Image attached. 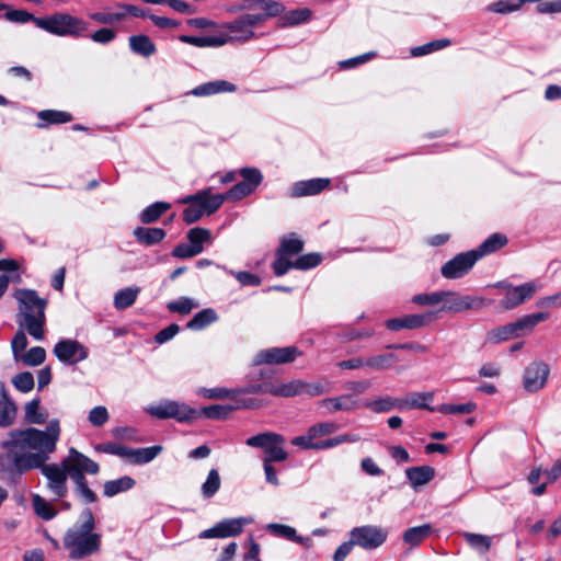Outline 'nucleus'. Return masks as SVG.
<instances>
[{"label": "nucleus", "mask_w": 561, "mask_h": 561, "mask_svg": "<svg viewBox=\"0 0 561 561\" xmlns=\"http://www.w3.org/2000/svg\"><path fill=\"white\" fill-rule=\"evenodd\" d=\"M8 439L1 442V448L7 453H13L14 449L30 448L49 458V455L56 450L60 436L59 421L57 419L50 420L45 431L26 427L24 430H12L8 433Z\"/></svg>", "instance_id": "nucleus-1"}, {"label": "nucleus", "mask_w": 561, "mask_h": 561, "mask_svg": "<svg viewBox=\"0 0 561 561\" xmlns=\"http://www.w3.org/2000/svg\"><path fill=\"white\" fill-rule=\"evenodd\" d=\"M61 466L66 467L68 477L75 482V491L80 495L81 501L85 504L96 502L98 496L95 492L89 488V483L84 474L99 473V463L71 447L68 456L61 460Z\"/></svg>", "instance_id": "nucleus-2"}, {"label": "nucleus", "mask_w": 561, "mask_h": 561, "mask_svg": "<svg viewBox=\"0 0 561 561\" xmlns=\"http://www.w3.org/2000/svg\"><path fill=\"white\" fill-rule=\"evenodd\" d=\"M179 203L186 205L182 211L183 221L192 225L204 216L215 214L221 207L222 198L211 194V188L208 187L183 197Z\"/></svg>", "instance_id": "nucleus-3"}, {"label": "nucleus", "mask_w": 561, "mask_h": 561, "mask_svg": "<svg viewBox=\"0 0 561 561\" xmlns=\"http://www.w3.org/2000/svg\"><path fill=\"white\" fill-rule=\"evenodd\" d=\"M37 27L56 36L80 38L88 36L89 24L69 13H54L38 20Z\"/></svg>", "instance_id": "nucleus-4"}, {"label": "nucleus", "mask_w": 561, "mask_h": 561, "mask_svg": "<svg viewBox=\"0 0 561 561\" xmlns=\"http://www.w3.org/2000/svg\"><path fill=\"white\" fill-rule=\"evenodd\" d=\"M304 245L305 242L295 233L280 238L279 247L275 252V261L272 263V270L276 276H283L293 268L294 261L289 257L301 253Z\"/></svg>", "instance_id": "nucleus-5"}, {"label": "nucleus", "mask_w": 561, "mask_h": 561, "mask_svg": "<svg viewBox=\"0 0 561 561\" xmlns=\"http://www.w3.org/2000/svg\"><path fill=\"white\" fill-rule=\"evenodd\" d=\"M546 318H518L516 321L497 327L488 332L486 340L490 343L499 344L511 339L523 336L531 331L540 321Z\"/></svg>", "instance_id": "nucleus-6"}, {"label": "nucleus", "mask_w": 561, "mask_h": 561, "mask_svg": "<svg viewBox=\"0 0 561 561\" xmlns=\"http://www.w3.org/2000/svg\"><path fill=\"white\" fill-rule=\"evenodd\" d=\"M497 287L502 290L500 306L504 310H511L529 300L540 288L537 282H528L518 286L502 282Z\"/></svg>", "instance_id": "nucleus-7"}, {"label": "nucleus", "mask_w": 561, "mask_h": 561, "mask_svg": "<svg viewBox=\"0 0 561 561\" xmlns=\"http://www.w3.org/2000/svg\"><path fill=\"white\" fill-rule=\"evenodd\" d=\"M484 299L473 296H463L454 291H442L439 311L460 313L465 311H480Z\"/></svg>", "instance_id": "nucleus-8"}, {"label": "nucleus", "mask_w": 561, "mask_h": 561, "mask_svg": "<svg viewBox=\"0 0 561 561\" xmlns=\"http://www.w3.org/2000/svg\"><path fill=\"white\" fill-rule=\"evenodd\" d=\"M211 231L202 227H194L186 233V242L178 244V257L187 259L203 252L204 245L211 244Z\"/></svg>", "instance_id": "nucleus-9"}, {"label": "nucleus", "mask_w": 561, "mask_h": 561, "mask_svg": "<svg viewBox=\"0 0 561 561\" xmlns=\"http://www.w3.org/2000/svg\"><path fill=\"white\" fill-rule=\"evenodd\" d=\"M350 537L354 539L356 546L365 550H374L386 542L388 530L374 525H364L353 528Z\"/></svg>", "instance_id": "nucleus-10"}, {"label": "nucleus", "mask_w": 561, "mask_h": 561, "mask_svg": "<svg viewBox=\"0 0 561 561\" xmlns=\"http://www.w3.org/2000/svg\"><path fill=\"white\" fill-rule=\"evenodd\" d=\"M53 353L59 362L68 365H76L89 356L88 348L79 341L71 339L58 341L53 348Z\"/></svg>", "instance_id": "nucleus-11"}, {"label": "nucleus", "mask_w": 561, "mask_h": 561, "mask_svg": "<svg viewBox=\"0 0 561 561\" xmlns=\"http://www.w3.org/2000/svg\"><path fill=\"white\" fill-rule=\"evenodd\" d=\"M251 520L245 517L225 518L213 527L199 533L201 539L229 538L239 536Z\"/></svg>", "instance_id": "nucleus-12"}, {"label": "nucleus", "mask_w": 561, "mask_h": 561, "mask_svg": "<svg viewBox=\"0 0 561 561\" xmlns=\"http://www.w3.org/2000/svg\"><path fill=\"white\" fill-rule=\"evenodd\" d=\"M477 261L478 257L473 250L462 252L447 261L442 266L440 273L447 279L461 278L471 271Z\"/></svg>", "instance_id": "nucleus-13"}, {"label": "nucleus", "mask_w": 561, "mask_h": 561, "mask_svg": "<svg viewBox=\"0 0 561 561\" xmlns=\"http://www.w3.org/2000/svg\"><path fill=\"white\" fill-rule=\"evenodd\" d=\"M260 26V18L254 14H244L234 21L222 24V27L229 30L232 35L229 36L230 42L245 43L252 39L255 34L253 28Z\"/></svg>", "instance_id": "nucleus-14"}, {"label": "nucleus", "mask_w": 561, "mask_h": 561, "mask_svg": "<svg viewBox=\"0 0 561 561\" xmlns=\"http://www.w3.org/2000/svg\"><path fill=\"white\" fill-rule=\"evenodd\" d=\"M550 368L545 362L530 363L524 370L523 385L526 391L537 392L542 389L548 380Z\"/></svg>", "instance_id": "nucleus-15"}, {"label": "nucleus", "mask_w": 561, "mask_h": 561, "mask_svg": "<svg viewBox=\"0 0 561 561\" xmlns=\"http://www.w3.org/2000/svg\"><path fill=\"white\" fill-rule=\"evenodd\" d=\"M42 474L47 479V488L57 497L62 499L68 493L66 467L49 463L42 468Z\"/></svg>", "instance_id": "nucleus-16"}, {"label": "nucleus", "mask_w": 561, "mask_h": 561, "mask_svg": "<svg viewBox=\"0 0 561 561\" xmlns=\"http://www.w3.org/2000/svg\"><path fill=\"white\" fill-rule=\"evenodd\" d=\"M15 298L20 304L22 316H44L47 300L33 289H18Z\"/></svg>", "instance_id": "nucleus-17"}, {"label": "nucleus", "mask_w": 561, "mask_h": 561, "mask_svg": "<svg viewBox=\"0 0 561 561\" xmlns=\"http://www.w3.org/2000/svg\"><path fill=\"white\" fill-rule=\"evenodd\" d=\"M300 351L296 346L272 347L259 352L255 356V364H286L294 362Z\"/></svg>", "instance_id": "nucleus-18"}, {"label": "nucleus", "mask_w": 561, "mask_h": 561, "mask_svg": "<svg viewBox=\"0 0 561 561\" xmlns=\"http://www.w3.org/2000/svg\"><path fill=\"white\" fill-rule=\"evenodd\" d=\"M80 517L83 519L80 527L78 529L69 528L64 536V546L69 550L92 533L95 527V520L91 508L85 507L81 512Z\"/></svg>", "instance_id": "nucleus-19"}, {"label": "nucleus", "mask_w": 561, "mask_h": 561, "mask_svg": "<svg viewBox=\"0 0 561 561\" xmlns=\"http://www.w3.org/2000/svg\"><path fill=\"white\" fill-rule=\"evenodd\" d=\"M8 457H12L13 466L20 474L25 473L32 469H41L45 467L48 457L38 453H8Z\"/></svg>", "instance_id": "nucleus-20"}, {"label": "nucleus", "mask_w": 561, "mask_h": 561, "mask_svg": "<svg viewBox=\"0 0 561 561\" xmlns=\"http://www.w3.org/2000/svg\"><path fill=\"white\" fill-rule=\"evenodd\" d=\"M101 549V535L98 533H90L85 538L79 541L78 545L72 547L69 552V558L72 560L83 559L93 553L99 552Z\"/></svg>", "instance_id": "nucleus-21"}, {"label": "nucleus", "mask_w": 561, "mask_h": 561, "mask_svg": "<svg viewBox=\"0 0 561 561\" xmlns=\"http://www.w3.org/2000/svg\"><path fill=\"white\" fill-rule=\"evenodd\" d=\"M331 184L329 179H311L296 182L291 187L293 197L317 195L328 188Z\"/></svg>", "instance_id": "nucleus-22"}, {"label": "nucleus", "mask_w": 561, "mask_h": 561, "mask_svg": "<svg viewBox=\"0 0 561 561\" xmlns=\"http://www.w3.org/2000/svg\"><path fill=\"white\" fill-rule=\"evenodd\" d=\"M319 405L324 408L327 413L337 411H354L358 408V401L352 394H343L334 398H325L319 401Z\"/></svg>", "instance_id": "nucleus-23"}, {"label": "nucleus", "mask_w": 561, "mask_h": 561, "mask_svg": "<svg viewBox=\"0 0 561 561\" xmlns=\"http://www.w3.org/2000/svg\"><path fill=\"white\" fill-rule=\"evenodd\" d=\"M16 415V405L10 399L5 386L0 382V426L9 427L13 424Z\"/></svg>", "instance_id": "nucleus-24"}, {"label": "nucleus", "mask_w": 561, "mask_h": 561, "mask_svg": "<svg viewBox=\"0 0 561 561\" xmlns=\"http://www.w3.org/2000/svg\"><path fill=\"white\" fill-rule=\"evenodd\" d=\"M236 90L237 87L229 81L215 80L197 85L187 94H193L195 96H208L222 92H234Z\"/></svg>", "instance_id": "nucleus-25"}, {"label": "nucleus", "mask_w": 561, "mask_h": 561, "mask_svg": "<svg viewBox=\"0 0 561 561\" xmlns=\"http://www.w3.org/2000/svg\"><path fill=\"white\" fill-rule=\"evenodd\" d=\"M434 533V528L431 524H423L420 526L410 527L404 530L402 540L409 545L410 548L420 546L425 539H427Z\"/></svg>", "instance_id": "nucleus-26"}, {"label": "nucleus", "mask_w": 561, "mask_h": 561, "mask_svg": "<svg viewBox=\"0 0 561 561\" xmlns=\"http://www.w3.org/2000/svg\"><path fill=\"white\" fill-rule=\"evenodd\" d=\"M162 451V446L154 445L145 448L127 447L126 458L134 465H144L153 460Z\"/></svg>", "instance_id": "nucleus-27"}, {"label": "nucleus", "mask_w": 561, "mask_h": 561, "mask_svg": "<svg viewBox=\"0 0 561 561\" xmlns=\"http://www.w3.org/2000/svg\"><path fill=\"white\" fill-rule=\"evenodd\" d=\"M434 393L433 392H412L409 393L407 398L401 399V410L411 408V409H422L428 410L431 412L436 411V408H432L427 404V402L433 401Z\"/></svg>", "instance_id": "nucleus-28"}, {"label": "nucleus", "mask_w": 561, "mask_h": 561, "mask_svg": "<svg viewBox=\"0 0 561 561\" xmlns=\"http://www.w3.org/2000/svg\"><path fill=\"white\" fill-rule=\"evenodd\" d=\"M405 474L411 485L416 489L434 479L435 469L431 466L410 467L405 470Z\"/></svg>", "instance_id": "nucleus-29"}, {"label": "nucleus", "mask_w": 561, "mask_h": 561, "mask_svg": "<svg viewBox=\"0 0 561 561\" xmlns=\"http://www.w3.org/2000/svg\"><path fill=\"white\" fill-rule=\"evenodd\" d=\"M431 320L432 318H389L385 325L391 331L413 330L428 325Z\"/></svg>", "instance_id": "nucleus-30"}, {"label": "nucleus", "mask_w": 561, "mask_h": 561, "mask_svg": "<svg viewBox=\"0 0 561 561\" xmlns=\"http://www.w3.org/2000/svg\"><path fill=\"white\" fill-rule=\"evenodd\" d=\"M507 244V238L505 234L495 232L488 237L477 249L473 250L478 260L484 255L496 252Z\"/></svg>", "instance_id": "nucleus-31"}, {"label": "nucleus", "mask_w": 561, "mask_h": 561, "mask_svg": "<svg viewBox=\"0 0 561 561\" xmlns=\"http://www.w3.org/2000/svg\"><path fill=\"white\" fill-rule=\"evenodd\" d=\"M133 234L140 244L150 247L162 241L165 232L161 228L137 227Z\"/></svg>", "instance_id": "nucleus-32"}, {"label": "nucleus", "mask_w": 561, "mask_h": 561, "mask_svg": "<svg viewBox=\"0 0 561 561\" xmlns=\"http://www.w3.org/2000/svg\"><path fill=\"white\" fill-rule=\"evenodd\" d=\"M128 42L131 51L139 56L149 57L156 53V45L147 35H133Z\"/></svg>", "instance_id": "nucleus-33"}, {"label": "nucleus", "mask_w": 561, "mask_h": 561, "mask_svg": "<svg viewBox=\"0 0 561 561\" xmlns=\"http://www.w3.org/2000/svg\"><path fill=\"white\" fill-rule=\"evenodd\" d=\"M135 484L136 481L128 476L121 477L116 480H110L103 485V494L107 497H112L121 492H126L133 489Z\"/></svg>", "instance_id": "nucleus-34"}, {"label": "nucleus", "mask_w": 561, "mask_h": 561, "mask_svg": "<svg viewBox=\"0 0 561 561\" xmlns=\"http://www.w3.org/2000/svg\"><path fill=\"white\" fill-rule=\"evenodd\" d=\"M259 8L264 12L254 14L255 18H260V25H262L267 19L280 15L285 11L283 3L273 0H254Z\"/></svg>", "instance_id": "nucleus-35"}, {"label": "nucleus", "mask_w": 561, "mask_h": 561, "mask_svg": "<svg viewBox=\"0 0 561 561\" xmlns=\"http://www.w3.org/2000/svg\"><path fill=\"white\" fill-rule=\"evenodd\" d=\"M265 528L271 535L275 537L284 538L296 543L304 542V538L299 536L296 529L291 526L277 523H270L266 525Z\"/></svg>", "instance_id": "nucleus-36"}, {"label": "nucleus", "mask_w": 561, "mask_h": 561, "mask_svg": "<svg viewBox=\"0 0 561 561\" xmlns=\"http://www.w3.org/2000/svg\"><path fill=\"white\" fill-rule=\"evenodd\" d=\"M170 203L156 202L146 207L139 215V219L142 224H151L157 221L165 211L171 208Z\"/></svg>", "instance_id": "nucleus-37"}, {"label": "nucleus", "mask_w": 561, "mask_h": 561, "mask_svg": "<svg viewBox=\"0 0 561 561\" xmlns=\"http://www.w3.org/2000/svg\"><path fill=\"white\" fill-rule=\"evenodd\" d=\"M399 360H402V358L398 354L386 353L368 357L365 359V366L376 370H383L390 368L394 363Z\"/></svg>", "instance_id": "nucleus-38"}, {"label": "nucleus", "mask_w": 561, "mask_h": 561, "mask_svg": "<svg viewBox=\"0 0 561 561\" xmlns=\"http://www.w3.org/2000/svg\"><path fill=\"white\" fill-rule=\"evenodd\" d=\"M32 503L35 514L44 520H50L58 514L53 504L38 494L33 495Z\"/></svg>", "instance_id": "nucleus-39"}, {"label": "nucleus", "mask_w": 561, "mask_h": 561, "mask_svg": "<svg viewBox=\"0 0 561 561\" xmlns=\"http://www.w3.org/2000/svg\"><path fill=\"white\" fill-rule=\"evenodd\" d=\"M25 421L31 424H44L47 413L41 411V399L35 398L25 404Z\"/></svg>", "instance_id": "nucleus-40"}, {"label": "nucleus", "mask_w": 561, "mask_h": 561, "mask_svg": "<svg viewBox=\"0 0 561 561\" xmlns=\"http://www.w3.org/2000/svg\"><path fill=\"white\" fill-rule=\"evenodd\" d=\"M45 320L46 318H22L19 325L35 340L41 341L44 339Z\"/></svg>", "instance_id": "nucleus-41"}, {"label": "nucleus", "mask_w": 561, "mask_h": 561, "mask_svg": "<svg viewBox=\"0 0 561 561\" xmlns=\"http://www.w3.org/2000/svg\"><path fill=\"white\" fill-rule=\"evenodd\" d=\"M245 443L248 446L263 448L265 450L270 443H285V438L280 434L265 432L249 437Z\"/></svg>", "instance_id": "nucleus-42"}, {"label": "nucleus", "mask_w": 561, "mask_h": 561, "mask_svg": "<svg viewBox=\"0 0 561 561\" xmlns=\"http://www.w3.org/2000/svg\"><path fill=\"white\" fill-rule=\"evenodd\" d=\"M234 409L229 404H211L203 407L202 414L204 419L221 421L227 420Z\"/></svg>", "instance_id": "nucleus-43"}, {"label": "nucleus", "mask_w": 561, "mask_h": 561, "mask_svg": "<svg viewBox=\"0 0 561 561\" xmlns=\"http://www.w3.org/2000/svg\"><path fill=\"white\" fill-rule=\"evenodd\" d=\"M465 541L479 553H486L492 545L489 536L474 533H463Z\"/></svg>", "instance_id": "nucleus-44"}, {"label": "nucleus", "mask_w": 561, "mask_h": 561, "mask_svg": "<svg viewBox=\"0 0 561 561\" xmlns=\"http://www.w3.org/2000/svg\"><path fill=\"white\" fill-rule=\"evenodd\" d=\"M365 405L375 413L389 412L394 408L401 409L400 398H392L389 396L369 401Z\"/></svg>", "instance_id": "nucleus-45"}, {"label": "nucleus", "mask_w": 561, "mask_h": 561, "mask_svg": "<svg viewBox=\"0 0 561 561\" xmlns=\"http://www.w3.org/2000/svg\"><path fill=\"white\" fill-rule=\"evenodd\" d=\"M37 117L46 124H39V127H45L48 124H64L72 121V115L65 111L44 110L38 112Z\"/></svg>", "instance_id": "nucleus-46"}, {"label": "nucleus", "mask_w": 561, "mask_h": 561, "mask_svg": "<svg viewBox=\"0 0 561 561\" xmlns=\"http://www.w3.org/2000/svg\"><path fill=\"white\" fill-rule=\"evenodd\" d=\"M139 291L140 289L138 287H127L117 291L114 297L116 309L124 310L130 307L135 302Z\"/></svg>", "instance_id": "nucleus-47"}, {"label": "nucleus", "mask_w": 561, "mask_h": 561, "mask_svg": "<svg viewBox=\"0 0 561 561\" xmlns=\"http://www.w3.org/2000/svg\"><path fill=\"white\" fill-rule=\"evenodd\" d=\"M359 440H360V436L358 434H342V435L331 437L328 439L314 442V449L316 450L329 449V448H333V447L344 444V443H357Z\"/></svg>", "instance_id": "nucleus-48"}, {"label": "nucleus", "mask_w": 561, "mask_h": 561, "mask_svg": "<svg viewBox=\"0 0 561 561\" xmlns=\"http://www.w3.org/2000/svg\"><path fill=\"white\" fill-rule=\"evenodd\" d=\"M272 394L275 397L290 398L302 394L301 380L296 379L278 386L273 385Z\"/></svg>", "instance_id": "nucleus-49"}, {"label": "nucleus", "mask_w": 561, "mask_h": 561, "mask_svg": "<svg viewBox=\"0 0 561 561\" xmlns=\"http://www.w3.org/2000/svg\"><path fill=\"white\" fill-rule=\"evenodd\" d=\"M221 480L217 469H210L206 481L202 484V494L205 499L213 497L220 489Z\"/></svg>", "instance_id": "nucleus-50"}, {"label": "nucleus", "mask_w": 561, "mask_h": 561, "mask_svg": "<svg viewBox=\"0 0 561 561\" xmlns=\"http://www.w3.org/2000/svg\"><path fill=\"white\" fill-rule=\"evenodd\" d=\"M477 409L476 402H467L461 404L444 403L436 408V411L443 414H470Z\"/></svg>", "instance_id": "nucleus-51"}, {"label": "nucleus", "mask_w": 561, "mask_h": 561, "mask_svg": "<svg viewBox=\"0 0 561 561\" xmlns=\"http://www.w3.org/2000/svg\"><path fill=\"white\" fill-rule=\"evenodd\" d=\"M252 193L251 187L248 186L243 181L234 184L228 192L225 194H216V196H220L222 198V203L225 201H240L243 197L250 195Z\"/></svg>", "instance_id": "nucleus-52"}, {"label": "nucleus", "mask_w": 561, "mask_h": 561, "mask_svg": "<svg viewBox=\"0 0 561 561\" xmlns=\"http://www.w3.org/2000/svg\"><path fill=\"white\" fill-rule=\"evenodd\" d=\"M12 385L18 391L22 393L32 391L35 385L33 374L31 371H22L16 374L12 378Z\"/></svg>", "instance_id": "nucleus-53"}, {"label": "nucleus", "mask_w": 561, "mask_h": 561, "mask_svg": "<svg viewBox=\"0 0 561 561\" xmlns=\"http://www.w3.org/2000/svg\"><path fill=\"white\" fill-rule=\"evenodd\" d=\"M322 261V255L320 253H308L300 255L297 260L293 262V268L306 271L318 266Z\"/></svg>", "instance_id": "nucleus-54"}, {"label": "nucleus", "mask_w": 561, "mask_h": 561, "mask_svg": "<svg viewBox=\"0 0 561 561\" xmlns=\"http://www.w3.org/2000/svg\"><path fill=\"white\" fill-rule=\"evenodd\" d=\"M284 443H270L265 449V462L285 461L288 458L287 451L282 447Z\"/></svg>", "instance_id": "nucleus-55"}, {"label": "nucleus", "mask_w": 561, "mask_h": 561, "mask_svg": "<svg viewBox=\"0 0 561 561\" xmlns=\"http://www.w3.org/2000/svg\"><path fill=\"white\" fill-rule=\"evenodd\" d=\"M450 44H451V42L447 38L436 39V41L430 42L425 45L414 47L411 50V54L413 56H423V55L430 54L434 50L445 48V47L449 46Z\"/></svg>", "instance_id": "nucleus-56"}, {"label": "nucleus", "mask_w": 561, "mask_h": 561, "mask_svg": "<svg viewBox=\"0 0 561 561\" xmlns=\"http://www.w3.org/2000/svg\"><path fill=\"white\" fill-rule=\"evenodd\" d=\"M46 359V351L42 346L31 347L23 357V363L27 366H38Z\"/></svg>", "instance_id": "nucleus-57"}, {"label": "nucleus", "mask_w": 561, "mask_h": 561, "mask_svg": "<svg viewBox=\"0 0 561 561\" xmlns=\"http://www.w3.org/2000/svg\"><path fill=\"white\" fill-rule=\"evenodd\" d=\"M243 182L251 187L252 192L261 184L263 176L259 169L243 168L240 170Z\"/></svg>", "instance_id": "nucleus-58"}, {"label": "nucleus", "mask_w": 561, "mask_h": 561, "mask_svg": "<svg viewBox=\"0 0 561 561\" xmlns=\"http://www.w3.org/2000/svg\"><path fill=\"white\" fill-rule=\"evenodd\" d=\"M202 417V408L195 409L185 403H178V422H192Z\"/></svg>", "instance_id": "nucleus-59"}, {"label": "nucleus", "mask_w": 561, "mask_h": 561, "mask_svg": "<svg viewBox=\"0 0 561 561\" xmlns=\"http://www.w3.org/2000/svg\"><path fill=\"white\" fill-rule=\"evenodd\" d=\"M522 5L520 0H500L492 3L489 10L495 13L506 14L518 10Z\"/></svg>", "instance_id": "nucleus-60"}, {"label": "nucleus", "mask_w": 561, "mask_h": 561, "mask_svg": "<svg viewBox=\"0 0 561 561\" xmlns=\"http://www.w3.org/2000/svg\"><path fill=\"white\" fill-rule=\"evenodd\" d=\"M310 18L311 11L307 8H302L290 11L283 19L285 25H297L308 21Z\"/></svg>", "instance_id": "nucleus-61"}, {"label": "nucleus", "mask_w": 561, "mask_h": 561, "mask_svg": "<svg viewBox=\"0 0 561 561\" xmlns=\"http://www.w3.org/2000/svg\"><path fill=\"white\" fill-rule=\"evenodd\" d=\"M112 433L117 439H127L136 443L145 442V438L138 436V431L131 426L115 427Z\"/></svg>", "instance_id": "nucleus-62"}, {"label": "nucleus", "mask_w": 561, "mask_h": 561, "mask_svg": "<svg viewBox=\"0 0 561 561\" xmlns=\"http://www.w3.org/2000/svg\"><path fill=\"white\" fill-rule=\"evenodd\" d=\"M5 18L15 23L33 22L37 26V21L42 18H37L32 13L24 10H11L5 13Z\"/></svg>", "instance_id": "nucleus-63"}, {"label": "nucleus", "mask_w": 561, "mask_h": 561, "mask_svg": "<svg viewBox=\"0 0 561 561\" xmlns=\"http://www.w3.org/2000/svg\"><path fill=\"white\" fill-rule=\"evenodd\" d=\"M311 436L314 438L331 435L339 430V424L334 422H321L309 427Z\"/></svg>", "instance_id": "nucleus-64"}]
</instances>
